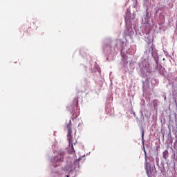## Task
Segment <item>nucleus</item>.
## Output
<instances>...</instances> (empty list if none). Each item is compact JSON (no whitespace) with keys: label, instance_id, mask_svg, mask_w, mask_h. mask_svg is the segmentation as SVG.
<instances>
[{"label":"nucleus","instance_id":"nucleus-1","mask_svg":"<svg viewBox=\"0 0 177 177\" xmlns=\"http://www.w3.org/2000/svg\"><path fill=\"white\" fill-rule=\"evenodd\" d=\"M67 129H68V134L67 138L69 142V147L71 148L72 151L70 153V154H73V153H75V151L74 150V146L73 141V131L71 130V120H69V122L66 125Z\"/></svg>","mask_w":177,"mask_h":177},{"label":"nucleus","instance_id":"nucleus-2","mask_svg":"<svg viewBox=\"0 0 177 177\" xmlns=\"http://www.w3.org/2000/svg\"><path fill=\"white\" fill-rule=\"evenodd\" d=\"M64 158V152L59 151L58 152V155L54 158V161L55 162H60V161H63Z\"/></svg>","mask_w":177,"mask_h":177},{"label":"nucleus","instance_id":"nucleus-3","mask_svg":"<svg viewBox=\"0 0 177 177\" xmlns=\"http://www.w3.org/2000/svg\"><path fill=\"white\" fill-rule=\"evenodd\" d=\"M148 165H149V162H147V156L145 154V169H146L147 176L150 177V175H151V171H149V169H147Z\"/></svg>","mask_w":177,"mask_h":177},{"label":"nucleus","instance_id":"nucleus-4","mask_svg":"<svg viewBox=\"0 0 177 177\" xmlns=\"http://www.w3.org/2000/svg\"><path fill=\"white\" fill-rule=\"evenodd\" d=\"M167 156H168V150H165L163 152V157H164V158H167Z\"/></svg>","mask_w":177,"mask_h":177},{"label":"nucleus","instance_id":"nucleus-5","mask_svg":"<svg viewBox=\"0 0 177 177\" xmlns=\"http://www.w3.org/2000/svg\"><path fill=\"white\" fill-rule=\"evenodd\" d=\"M75 102H76V106L77 107L78 106V97H77L76 98H75Z\"/></svg>","mask_w":177,"mask_h":177},{"label":"nucleus","instance_id":"nucleus-6","mask_svg":"<svg viewBox=\"0 0 177 177\" xmlns=\"http://www.w3.org/2000/svg\"><path fill=\"white\" fill-rule=\"evenodd\" d=\"M74 164H75V165H80V159L75 161Z\"/></svg>","mask_w":177,"mask_h":177},{"label":"nucleus","instance_id":"nucleus-7","mask_svg":"<svg viewBox=\"0 0 177 177\" xmlns=\"http://www.w3.org/2000/svg\"><path fill=\"white\" fill-rule=\"evenodd\" d=\"M78 115H80V113H77L75 117H78Z\"/></svg>","mask_w":177,"mask_h":177},{"label":"nucleus","instance_id":"nucleus-8","mask_svg":"<svg viewBox=\"0 0 177 177\" xmlns=\"http://www.w3.org/2000/svg\"><path fill=\"white\" fill-rule=\"evenodd\" d=\"M71 114H72L73 115H74V112H71Z\"/></svg>","mask_w":177,"mask_h":177},{"label":"nucleus","instance_id":"nucleus-9","mask_svg":"<svg viewBox=\"0 0 177 177\" xmlns=\"http://www.w3.org/2000/svg\"><path fill=\"white\" fill-rule=\"evenodd\" d=\"M66 177H68V176H66Z\"/></svg>","mask_w":177,"mask_h":177}]
</instances>
